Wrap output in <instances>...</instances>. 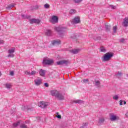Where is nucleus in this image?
I'll return each instance as SVG.
<instances>
[{
	"label": "nucleus",
	"mask_w": 128,
	"mask_h": 128,
	"mask_svg": "<svg viewBox=\"0 0 128 128\" xmlns=\"http://www.w3.org/2000/svg\"><path fill=\"white\" fill-rule=\"evenodd\" d=\"M50 94H52V96H56V98H58V100H64V98L61 92L56 90H51Z\"/></svg>",
	"instance_id": "obj_1"
},
{
	"label": "nucleus",
	"mask_w": 128,
	"mask_h": 128,
	"mask_svg": "<svg viewBox=\"0 0 128 128\" xmlns=\"http://www.w3.org/2000/svg\"><path fill=\"white\" fill-rule=\"evenodd\" d=\"M54 30L58 32V34L60 36L62 37L64 36V28L62 27H54Z\"/></svg>",
	"instance_id": "obj_2"
},
{
	"label": "nucleus",
	"mask_w": 128,
	"mask_h": 128,
	"mask_svg": "<svg viewBox=\"0 0 128 128\" xmlns=\"http://www.w3.org/2000/svg\"><path fill=\"white\" fill-rule=\"evenodd\" d=\"M113 56L114 53L107 52L104 55L102 60V62H108V60H110V58H112Z\"/></svg>",
	"instance_id": "obj_3"
},
{
	"label": "nucleus",
	"mask_w": 128,
	"mask_h": 128,
	"mask_svg": "<svg viewBox=\"0 0 128 128\" xmlns=\"http://www.w3.org/2000/svg\"><path fill=\"white\" fill-rule=\"evenodd\" d=\"M42 64H48V66H50V64H54V60L44 59L43 60Z\"/></svg>",
	"instance_id": "obj_4"
},
{
	"label": "nucleus",
	"mask_w": 128,
	"mask_h": 128,
	"mask_svg": "<svg viewBox=\"0 0 128 128\" xmlns=\"http://www.w3.org/2000/svg\"><path fill=\"white\" fill-rule=\"evenodd\" d=\"M50 22L52 24H56L57 22H58V18L57 16H52V19L50 20Z\"/></svg>",
	"instance_id": "obj_5"
},
{
	"label": "nucleus",
	"mask_w": 128,
	"mask_h": 128,
	"mask_svg": "<svg viewBox=\"0 0 128 128\" xmlns=\"http://www.w3.org/2000/svg\"><path fill=\"white\" fill-rule=\"evenodd\" d=\"M48 103L44 102H40V103L38 104V106L42 108H44L48 106Z\"/></svg>",
	"instance_id": "obj_6"
},
{
	"label": "nucleus",
	"mask_w": 128,
	"mask_h": 128,
	"mask_svg": "<svg viewBox=\"0 0 128 128\" xmlns=\"http://www.w3.org/2000/svg\"><path fill=\"white\" fill-rule=\"evenodd\" d=\"M30 22L31 24H38L40 22V20L36 18H32L30 20Z\"/></svg>",
	"instance_id": "obj_7"
},
{
	"label": "nucleus",
	"mask_w": 128,
	"mask_h": 128,
	"mask_svg": "<svg viewBox=\"0 0 128 128\" xmlns=\"http://www.w3.org/2000/svg\"><path fill=\"white\" fill-rule=\"evenodd\" d=\"M118 120H120V118L118 116H116L114 114H110V120L112 122H114Z\"/></svg>",
	"instance_id": "obj_8"
},
{
	"label": "nucleus",
	"mask_w": 128,
	"mask_h": 128,
	"mask_svg": "<svg viewBox=\"0 0 128 128\" xmlns=\"http://www.w3.org/2000/svg\"><path fill=\"white\" fill-rule=\"evenodd\" d=\"M71 22L72 24H80V18L78 17L74 18L71 21Z\"/></svg>",
	"instance_id": "obj_9"
},
{
	"label": "nucleus",
	"mask_w": 128,
	"mask_h": 128,
	"mask_svg": "<svg viewBox=\"0 0 128 128\" xmlns=\"http://www.w3.org/2000/svg\"><path fill=\"white\" fill-rule=\"evenodd\" d=\"M68 64V60H62L58 62H56V64H58V66H60L62 64Z\"/></svg>",
	"instance_id": "obj_10"
},
{
	"label": "nucleus",
	"mask_w": 128,
	"mask_h": 128,
	"mask_svg": "<svg viewBox=\"0 0 128 128\" xmlns=\"http://www.w3.org/2000/svg\"><path fill=\"white\" fill-rule=\"evenodd\" d=\"M42 79H36L34 80L36 86H40L42 84Z\"/></svg>",
	"instance_id": "obj_11"
},
{
	"label": "nucleus",
	"mask_w": 128,
	"mask_h": 128,
	"mask_svg": "<svg viewBox=\"0 0 128 128\" xmlns=\"http://www.w3.org/2000/svg\"><path fill=\"white\" fill-rule=\"evenodd\" d=\"M52 44V46H60V40H54Z\"/></svg>",
	"instance_id": "obj_12"
},
{
	"label": "nucleus",
	"mask_w": 128,
	"mask_h": 128,
	"mask_svg": "<svg viewBox=\"0 0 128 128\" xmlns=\"http://www.w3.org/2000/svg\"><path fill=\"white\" fill-rule=\"evenodd\" d=\"M123 26L126 28L128 26V18H125L124 19V22L122 24Z\"/></svg>",
	"instance_id": "obj_13"
},
{
	"label": "nucleus",
	"mask_w": 128,
	"mask_h": 128,
	"mask_svg": "<svg viewBox=\"0 0 128 128\" xmlns=\"http://www.w3.org/2000/svg\"><path fill=\"white\" fill-rule=\"evenodd\" d=\"M80 52V49H74L71 50H70V52H72V54H78Z\"/></svg>",
	"instance_id": "obj_14"
},
{
	"label": "nucleus",
	"mask_w": 128,
	"mask_h": 128,
	"mask_svg": "<svg viewBox=\"0 0 128 128\" xmlns=\"http://www.w3.org/2000/svg\"><path fill=\"white\" fill-rule=\"evenodd\" d=\"M39 74L41 76H44V75L46 74V70L40 69L39 71Z\"/></svg>",
	"instance_id": "obj_15"
},
{
	"label": "nucleus",
	"mask_w": 128,
	"mask_h": 128,
	"mask_svg": "<svg viewBox=\"0 0 128 128\" xmlns=\"http://www.w3.org/2000/svg\"><path fill=\"white\" fill-rule=\"evenodd\" d=\"M74 102L75 104H84V101L80 100H74Z\"/></svg>",
	"instance_id": "obj_16"
},
{
	"label": "nucleus",
	"mask_w": 128,
	"mask_h": 128,
	"mask_svg": "<svg viewBox=\"0 0 128 128\" xmlns=\"http://www.w3.org/2000/svg\"><path fill=\"white\" fill-rule=\"evenodd\" d=\"M104 118H99V120L98 122L100 124H104Z\"/></svg>",
	"instance_id": "obj_17"
},
{
	"label": "nucleus",
	"mask_w": 128,
	"mask_h": 128,
	"mask_svg": "<svg viewBox=\"0 0 128 128\" xmlns=\"http://www.w3.org/2000/svg\"><path fill=\"white\" fill-rule=\"evenodd\" d=\"M20 121H18L16 122H15V123H14L12 124V128H16V126H20Z\"/></svg>",
	"instance_id": "obj_18"
},
{
	"label": "nucleus",
	"mask_w": 128,
	"mask_h": 128,
	"mask_svg": "<svg viewBox=\"0 0 128 128\" xmlns=\"http://www.w3.org/2000/svg\"><path fill=\"white\" fill-rule=\"evenodd\" d=\"M76 10L74 9H72L69 12V14H76Z\"/></svg>",
	"instance_id": "obj_19"
},
{
	"label": "nucleus",
	"mask_w": 128,
	"mask_h": 128,
	"mask_svg": "<svg viewBox=\"0 0 128 128\" xmlns=\"http://www.w3.org/2000/svg\"><path fill=\"white\" fill-rule=\"evenodd\" d=\"M105 28L106 32H110V26L106 24Z\"/></svg>",
	"instance_id": "obj_20"
},
{
	"label": "nucleus",
	"mask_w": 128,
	"mask_h": 128,
	"mask_svg": "<svg viewBox=\"0 0 128 128\" xmlns=\"http://www.w3.org/2000/svg\"><path fill=\"white\" fill-rule=\"evenodd\" d=\"M16 49L14 48H12L8 50V54H14Z\"/></svg>",
	"instance_id": "obj_21"
},
{
	"label": "nucleus",
	"mask_w": 128,
	"mask_h": 128,
	"mask_svg": "<svg viewBox=\"0 0 128 128\" xmlns=\"http://www.w3.org/2000/svg\"><path fill=\"white\" fill-rule=\"evenodd\" d=\"M46 36H52V30H46Z\"/></svg>",
	"instance_id": "obj_22"
},
{
	"label": "nucleus",
	"mask_w": 128,
	"mask_h": 128,
	"mask_svg": "<svg viewBox=\"0 0 128 128\" xmlns=\"http://www.w3.org/2000/svg\"><path fill=\"white\" fill-rule=\"evenodd\" d=\"M100 52H106V48L102 46L100 48Z\"/></svg>",
	"instance_id": "obj_23"
},
{
	"label": "nucleus",
	"mask_w": 128,
	"mask_h": 128,
	"mask_svg": "<svg viewBox=\"0 0 128 128\" xmlns=\"http://www.w3.org/2000/svg\"><path fill=\"white\" fill-rule=\"evenodd\" d=\"M5 86H6V88L10 90V88H12V84H5Z\"/></svg>",
	"instance_id": "obj_24"
},
{
	"label": "nucleus",
	"mask_w": 128,
	"mask_h": 128,
	"mask_svg": "<svg viewBox=\"0 0 128 128\" xmlns=\"http://www.w3.org/2000/svg\"><path fill=\"white\" fill-rule=\"evenodd\" d=\"M126 102L124 100H120V106H122V104H126Z\"/></svg>",
	"instance_id": "obj_25"
},
{
	"label": "nucleus",
	"mask_w": 128,
	"mask_h": 128,
	"mask_svg": "<svg viewBox=\"0 0 128 128\" xmlns=\"http://www.w3.org/2000/svg\"><path fill=\"white\" fill-rule=\"evenodd\" d=\"M14 7V4H10L8 7L6 8V10H10V8H12Z\"/></svg>",
	"instance_id": "obj_26"
},
{
	"label": "nucleus",
	"mask_w": 128,
	"mask_h": 128,
	"mask_svg": "<svg viewBox=\"0 0 128 128\" xmlns=\"http://www.w3.org/2000/svg\"><path fill=\"white\" fill-rule=\"evenodd\" d=\"M116 30H118V26H114L113 27V32H114V34H116Z\"/></svg>",
	"instance_id": "obj_27"
},
{
	"label": "nucleus",
	"mask_w": 128,
	"mask_h": 128,
	"mask_svg": "<svg viewBox=\"0 0 128 128\" xmlns=\"http://www.w3.org/2000/svg\"><path fill=\"white\" fill-rule=\"evenodd\" d=\"M100 84V81H95V86H99Z\"/></svg>",
	"instance_id": "obj_28"
},
{
	"label": "nucleus",
	"mask_w": 128,
	"mask_h": 128,
	"mask_svg": "<svg viewBox=\"0 0 128 128\" xmlns=\"http://www.w3.org/2000/svg\"><path fill=\"white\" fill-rule=\"evenodd\" d=\"M75 4H80V2H82V0H73Z\"/></svg>",
	"instance_id": "obj_29"
},
{
	"label": "nucleus",
	"mask_w": 128,
	"mask_h": 128,
	"mask_svg": "<svg viewBox=\"0 0 128 128\" xmlns=\"http://www.w3.org/2000/svg\"><path fill=\"white\" fill-rule=\"evenodd\" d=\"M120 42L121 44H124V42H126V39H124V38H121V39L120 40Z\"/></svg>",
	"instance_id": "obj_30"
},
{
	"label": "nucleus",
	"mask_w": 128,
	"mask_h": 128,
	"mask_svg": "<svg viewBox=\"0 0 128 128\" xmlns=\"http://www.w3.org/2000/svg\"><path fill=\"white\" fill-rule=\"evenodd\" d=\"M44 8H50V4H46L44 5Z\"/></svg>",
	"instance_id": "obj_31"
},
{
	"label": "nucleus",
	"mask_w": 128,
	"mask_h": 128,
	"mask_svg": "<svg viewBox=\"0 0 128 128\" xmlns=\"http://www.w3.org/2000/svg\"><path fill=\"white\" fill-rule=\"evenodd\" d=\"M14 54H10L8 56V58H14Z\"/></svg>",
	"instance_id": "obj_32"
},
{
	"label": "nucleus",
	"mask_w": 128,
	"mask_h": 128,
	"mask_svg": "<svg viewBox=\"0 0 128 128\" xmlns=\"http://www.w3.org/2000/svg\"><path fill=\"white\" fill-rule=\"evenodd\" d=\"M114 100H118V95H115L113 97Z\"/></svg>",
	"instance_id": "obj_33"
},
{
	"label": "nucleus",
	"mask_w": 128,
	"mask_h": 128,
	"mask_svg": "<svg viewBox=\"0 0 128 128\" xmlns=\"http://www.w3.org/2000/svg\"><path fill=\"white\" fill-rule=\"evenodd\" d=\"M56 114L58 115V116H56V117L58 118H62V116L60 115L58 112H56Z\"/></svg>",
	"instance_id": "obj_34"
},
{
	"label": "nucleus",
	"mask_w": 128,
	"mask_h": 128,
	"mask_svg": "<svg viewBox=\"0 0 128 128\" xmlns=\"http://www.w3.org/2000/svg\"><path fill=\"white\" fill-rule=\"evenodd\" d=\"M20 128H28V127L26 126V124H22L20 126Z\"/></svg>",
	"instance_id": "obj_35"
},
{
	"label": "nucleus",
	"mask_w": 128,
	"mask_h": 128,
	"mask_svg": "<svg viewBox=\"0 0 128 128\" xmlns=\"http://www.w3.org/2000/svg\"><path fill=\"white\" fill-rule=\"evenodd\" d=\"M110 8L112 10H114L116 8V6H113V5H110Z\"/></svg>",
	"instance_id": "obj_36"
},
{
	"label": "nucleus",
	"mask_w": 128,
	"mask_h": 128,
	"mask_svg": "<svg viewBox=\"0 0 128 128\" xmlns=\"http://www.w3.org/2000/svg\"><path fill=\"white\" fill-rule=\"evenodd\" d=\"M40 6H38V5H36L35 6H34V9L35 10H38V8H40Z\"/></svg>",
	"instance_id": "obj_37"
},
{
	"label": "nucleus",
	"mask_w": 128,
	"mask_h": 128,
	"mask_svg": "<svg viewBox=\"0 0 128 128\" xmlns=\"http://www.w3.org/2000/svg\"><path fill=\"white\" fill-rule=\"evenodd\" d=\"M83 82H84V83L88 82V79H84V80H83Z\"/></svg>",
	"instance_id": "obj_38"
},
{
	"label": "nucleus",
	"mask_w": 128,
	"mask_h": 128,
	"mask_svg": "<svg viewBox=\"0 0 128 128\" xmlns=\"http://www.w3.org/2000/svg\"><path fill=\"white\" fill-rule=\"evenodd\" d=\"M36 74V71L33 70L31 72V73H30V74H31L32 76H34V74Z\"/></svg>",
	"instance_id": "obj_39"
},
{
	"label": "nucleus",
	"mask_w": 128,
	"mask_h": 128,
	"mask_svg": "<svg viewBox=\"0 0 128 128\" xmlns=\"http://www.w3.org/2000/svg\"><path fill=\"white\" fill-rule=\"evenodd\" d=\"M4 42V41L0 39V44H2Z\"/></svg>",
	"instance_id": "obj_40"
},
{
	"label": "nucleus",
	"mask_w": 128,
	"mask_h": 128,
	"mask_svg": "<svg viewBox=\"0 0 128 128\" xmlns=\"http://www.w3.org/2000/svg\"><path fill=\"white\" fill-rule=\"evenodd\" d=\"M44 86L46 88H48V83H44Z\"/></svg>",
	"instance_id": "obj_41"
},
{
	"label": "nucleus",
	"mask_w": 128,
	"mask_h": 128,
	"mask_svg": "<svg viewBox=\"0 0 128 128\" xmlns=\"http://www.w3.org/2000/svg\"><path fill=\"white\" fill-rule=\"evenodd\" d=\"M10 76H14V71H12L10 72Z\"/></svg>",
	"instance_id": "obj_42"
},
{
	"label": "nucleus",
	"mask_w": 128,
	"mask_h": 128,
	"mask_svg": "<svg viewBox=\"0 0 128 128\" xmlns=\"http://www.w3.org/2000/svg\"><path fill=\"white\" fill-rule=\"evenodd\" d=\"M26 74H30V73L28 71L25 72Z\"/></svg>",
	"instance_id": "obj_43"
},
{
	"label": "nucleus",
	"mask_w": 128,
	"mask_h": 128,
	"mask_svg": "<svg viewBox=\"0 0 128 128\" xmlns=\"http://www.w3.org/2000/svg\"><path fill=\"white\" fill-rule=\"evenodd\" d=\"M117 76H122V73H121V72H118V73L117 74Z\"/></svg>",
	"instance_id": "obj_44"
},
{
	"label": "nucleus",
	"mask_w": 128,
	"mask_h": 128,
	"mask_svg": "<svg viewBox=\"0 0 128 128\" xmlns=\"http://www.w3.org/2000/svg\"><path fill=\"white\" fill-rule=\"evenodd\" d=\"M125 116H126V118H128V112H126V113L125 114Z\"/></svg>",
	"instance_id": "obj_45"
},
{
	"label": "nucleus",
	"mask_w": 128,
	"mask_h": 128,
	"mask_svg": "<svg viewBox=\"0 0 128 128\" xmlns=\"http://www.w3.org/2000/svg\"><path fill=\"white\" fill-rule=\"evenodd\" d=\"M84 126H88V123H85V124L84 125Z\"/></svg>",
	"instance_id": "obj_46"
},
{
	"label": "nucleus",
	"mask_w": 128,
	"mask_h": 128,
	"mask_svg": "<svg viewBox=\"0 0 128 128\" xmlns=\"http://www.w3.org/2000/svg\"><path fill=\"white\" fill-rule=\"evenodd\" d=\"M2 72H0V76H2Z\"/></svg>",
	"instance_id": "obj_47"
},
{
	"label": "nucleus",
	"mask_w": 128,
	"mask_h": 128,
	"mask_svg": "<svg viewBox=\"0 0 128 128\" xmlns=\"http://www.w3.org/2000/svg\"><path fill=\"white\" fill-rule=\"evenodd\" d=\"M22 18L24 17V15H22Z\"/></svg>",
	"instance_id": "obj_48"
},
{
	"label": "nucleus",
	"mask_w": 128,
	"mask_h": 128,
	"mask_svg": "<svg viewBox=\"0 0 128 128\" xmlns=\"http://www.w3.org/2000/svg\"><path fill=\"white\" fill-rule=\"evenodd\" d=\"M80 128H84V126H82Z\"/></svg>",
	"instance_id": "obj_49"
},
{
	"label": "nucleus",
	"mask_w": 128,
	"mask_h": 128,
	"mask_svg": "<svg viewBox=\"0 0 128 128\" xmlns=\"http://www.w3.org/2000/svg\"><path fill=\"white\" fill-rule=\"evenodd\" d=\"M118 2H120V0H117Z\"/></svg>",
	"instance_id": "obj_50"
},
{
	"label": "nucleus",
	"mask_w": 128,
	"mask_h": 128,
	"mask_svg": "<svg viewBox=\"0 0 128 128\" xmlns=\"http://www.w3.org/2000/svg\"><path fill=\"white\" fill-rule=\"evenodd\" d=\"M100 38L99 37V38H98V40H100Z\"/></svg>",
	"instance_id": "obj_51"
}]
</instances>
